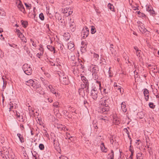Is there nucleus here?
I'll return each mask as SVG.
<instances>
[{"mask_svg":"<svg viewBox=\"0 0 159 159\" xmlns=\"http://www.w3.org/2000/svg\"><path fill=\"white\" fill-rule=\"evenodd\" d=\"M57 74L59 75V80L63 84H68L69 83L68 78L66 75H64L62 71H57Z\"/></svg>","mask_w":159,"mask_h":159,"instance_id":"nucleus-1","label":"nucleus"},{"mask_svg":"<svg viewBox=\"0 0 159 159\" xmlns=\"http://www.w3.org/2000/svg\"><path fill=\"white\" fill-rule=\"evenodd\" d=\"M90 93L91 98L94 100H97L99 93L95 87H94L92 88Z\"/></svg>","mask_w":159,"mask_h":159,"instance_id":"nucleus-2","label":"nucleus"},{"mask_svg":"<svg viewBox=\"0 0 159 159\" xmlns=\"http://www.w3.org/2000/svg\"><path fill=\"white\" fill-rule=\"evenodd\" d=\"M80 86L81 88L79 89V93L80 95L83 97L85 95L84 89L87 88V89L88 90L89 87V84H88V85L87 86L86 84H84V83H82L81 84Z\"/></svg>","mask_w":159,"mask_h":159,"instance_id":"nucleus-3","label":"nucleus"},{"mask_svg":"<svg viewBox=\"0 0 159 159\" xmlns=\"http://www.w3.org/2000/svg\"><path fill=\"white\" fill-rule=\"evenodd\" d=\"M22 69L25 73L28 75H30L32 72V70L30 66L28 64H25L22 66Z\"/></svg>","mask_w":159,"mask_h":159,"instance_id":"nucleus-4","label":"nucleus"},{"mask_svg":"<svg viewBox=\"0 0 159 159\" xmlns=\"http://www.w3.org/2000/svg\"><path fill=\"white\" fill-rule=\"evenodd\" d=\"M110 107L108 105L105 106H101L98 108V111L99 112L101 113L106 114L109 111Z\"/></svg>","mask_w":159,"mask_h":159,"instance_id":"nucleus-5","label":"nucleus"},{"mask_svg":"<svg viewBox=\"0 0 159 159\" xmlns=\"http://www.w3.org/2000/svg\"><path fill=\"white\" fill-rule=\"evenodd\" d=\"M62 11L64 13V16H68L72 13L73 10L70 7H66L63 10H62Z\"/></svg>","mask_w":159,"mask_h":159,"instance_id":"nucleus-6","label":"nucleus"},{"mask_svg":"<svg viewBox=\"0 0 159 159\" xmlns=\"http://www.w3.org/2000/svg\"><path fill=\"white\" fill-rule=\"evenodd\" d=\"M138 23L139 25V29L140 31L142 33L146 32L147 30L145 28L144 24L139 21L138 22Z\"/></svg>","mask_w":159,"mask_h":159,"instance_id":"nucleus-7","label":"nucleus"},{"mask_svg":"<svg viewBox=\"0 0 159 159\" xmlns=\"http://www.w3.org/2000/svg\"><path fill=\"white\" fill-rule=\"evenodd\" d=\"M89 30L87 27L85 26L83 28L81 32L82 34L83 35V38H86L89 35Z\"/></svg>","mask_w":159,"mask_h":159,"instance_id":"nucleus-8","label":"nucleus"},{"mask_svg":"<svg viewBox=\"0 0 159 159\" xmlns=\"http://www.w3.org/2000/svg\"><path fill=\"white\" fill-rule=\"evenodd\" d=\"M90 70L93 74L97 73L98 70V68L97 66L94 65H91L90 67Z\"/></svg>","mask_w":159,"mask_h":159,"instance_id":"nucleus-9","label":"nucleus"},{"mask_svg":"<svg viewBox=\"0 0 159 159\" xmlns=\"http://www.w3.org/2000/svg\"><path fill=\"white\" fill-rule=\"evenodd\" d=\"M70 29L71 31L74 32L75 30V25L74 22V20L70 19V22L69 23Z\"/></svg>","mask_w":159,"mask_h":159,"instance_id":"nucleus-10","label":"nucleus"},{"mask_svg":"<svg viewBox=\"0 0 159 159\" xmlns=\"http://www.w3.org/2000/svg\"><path fill=\"white\" fill-rule=\"evenodd\" d=\"M17 7L18 9L20 11L23 13H25V11L24 6L20 1H19V2L17 4Z\"/></svg>","mask_w":159,"mask_h":159,"instance_id":"nucleus-11","label":"nucleus"},{"mask_svg":"<svg viewBox=\"0 0 159 159\" xmlns=\"http://www.w3.org/2000/svg\"><path fill=\"white\" fill-rule=\"evenodd\" d=\"M143 93L145 97V100L146 101H148L149 99V91L147 89H143Z\"/></svg>","mask_w":159,"mask_h":159,"instance_id":"nucleus-12","label":"nucleus"},{"mask_svg":"<svg viewBox=\"0 0 159 159\" xmlns=\"http://www.w3.org/2000/svg\"><path fill=\"white\" fill-rule=\"evenodd\" d=\"M146 10L151 15H153L154 14V11L151 5H148L146 7Z\"/></svg>","mask_w":159,"mask_h":159,"instance_id":"nucleus-13","label":"nucleus"},{"mask_svg":"<svg viewBox=\"0 0 159 159\" xmlns=\"http://www.w3.org/2000/svg\"><path fill=\"white\" fill-rule=\"evenodd\" d=\"M26 84L27 85L30 86H32L34 88H35V84L34 83V81L32 79L29 80L26 82Z\"/></svg>","mask_w":159,"mask_h":159,"instance_id":"nucleus-14","label":"nucleus"},{"mask_svg":"<svg viewBox=\"0 0 159 159\" xmlns=\"http://www.w3.org/2000/svg\"><path fill=\"white\" fill-rule=\"evenodd\" d=\"M81 44L82 46L81 47L80 50L82 52H84L86 51V48L87 47V44L84 41L81 42Z\"/></svg>","mask_w":159,"mask_h":159,"instance_id":"nucleus-15","label":"nucleus"},{"mask_svg":"<svg viewBox=\"0 0 159 159\" xmlns=\"http://www.w3.org/2000/svg\"><path fill=\"white\" fill-rule=\"evenodd\" d=\"M9 111H10L13 108H16L17 107L16 104L15 103L10 102L9 104Z\"/></svg>","mask_w":159,"mask_h":159,"instance_id":"nucleus-16","label":"nucleus"},{"mask_svg":"<svg viewBox=\"0 0 159 159\" xmlns=\"http://www.w3.org/2000/svg\"><path fill=\"white\" fill-rule=\"evenodd\" d=\"M121 109L122 111L124 112H125L127 111V108L126 104L125 102H122L121 104Z\"/></svg>","mask_w":159,"mask_h":159,"instance_id":"nucleus-17","label":"nucleus"},{"mask_svg":"<svg viewBox=\"0 0 159 159\" xmlns=\"http://www.w3.org/2000/svg\"><path fill=\"white\" fill-rule=\"evenodd\" d=\"M100 148L102 152H107V148L105 147L104 143H102L100 145Z\"/></svg>","mask_w":159,"mask_h":159,"instance_id":"nucleus-18","label":"nucleus"},{"mask_svg":"<svg viewBox=\"0 0 159 159\" xmlns=\"http://www.w3.org/2000/svg\"><path fill=\"white\" fill-rule=\"evenodd\" d=\"M109 49L111 52V53L113 54H114L115 55L116 52V50H115L114 48V46L113 45V44H111L110 45Z\"/></svg>","mask_w":159,"mask_h":159,"instance_id":"nucleus-19","label":"nucleus"},{"mask_svg":"<svg viewBox=\"0 0 159 159\" xmlns=\"http://www.w3.org/2000/svg\"><path fill=\"white\" fill-rule=\"evenodd\" d=\"M134 48L135 50V53L137 56L140 57V53L141 51L139 50V48L136 46H134Z\"/></svg>","mask_w":159,"mask_h":159,"instance_id":"nucleus-20","label":"nucleus"},{"mask_svg":"<svg viewBox=\"0 0 159 159\" xmlns=\"http://www.w3.org/2000/svg\"><path fill=\"white\" fill-rule=\"evenodd\" d=\"M81 79L83 81V83H84V84H86V85H88L89 84L88 81L85 77L83 76H81Z\"/></svg>","mask_w":159,"mask_h":159,"instance_id":"nucleus-21","label":"nucleus"},{"mask_svg":"<svg viewBox=\"0 0 159 159\" xmlns=\"http://www.w3.org/2000/svg\"><path fill=\"white\" fill-rule=\"evenodd\" d=\"M17 135L19 138L20 141L21 143H23L24 142V138L23 136L20 133H18Z\"/></svg>","mask_w":159,"mask_h":159,"instance_id":"nucleus-22","label":"nucleus"},{"mask_svg":"<svg viewBox=\"0 0 159 159\" xmlns=\"http://www.w3.org/2000/svg\"><path fill=\"white\" fill-rule=\"evenodd\" d=\"M108 159H114V153L113 150H111V152L108 154Z\"/></svg>","mask_w":159,"mask_h":159,"instance_id":"nucleus-23","label":"nucleus"},{"mask_svg":"<svg viewBox=\"0 0 159 159\" xmlns=\"http://www.w3.org/2000/svg\"><path fill=\"white\" fill-rule=\"evenodd\" d=\"M1 154H3L4 155H7L8 154V152L7 149L5 148H3L2 150L1 151Z\"/></svg>","mask_w":159,"mask_h":159,"instance_id":"nucleus-24","label":"nucleus"},{"mask_svg":"<svg viewBox=\"0 0 159 159\" xmlns=\"http://www.w3.org/2000/svg\"><path fill=\"white\" fill-rule=\"evenodd\" d=\"M129 150L131 152V154L130 155L129 158V159H133V153L134 152V150L133 149H132L131 148V145H130L129 148Z\"/></svg>","mask_w":159,"mask_h":159,"instance_id":"nucleus-25","label":"nucleus"},{"mask_svg":"<svg viewBox=\"0 0 159 159\" xmlns=\"http://www.w3.org/2000/svg\"><path fill=\"white\" fill-rule=\"evenodd\" d=\"M47 48L51 52L54 51V53H55V48L50 45H47Z\"/></svg>","mask_w":159,"mask_h":159,"instance_id":"nucleus-26","label":"nucleus"},{"mask_svg":"<svg viewBox=\"0 0 159 159\" xmlns=\"http://www.w3.org/2000/svg\"><path fill=\"white\" fill-rule=\"evenodd\" d=\"M107 101V100L103 99L102 101L100 102V104L101 105V106H105L106 105H108L106 103V102Z\"/></svg>","mask_w":159,"mask_h":159,"instance_id":"nucleus-27","label":"nucleus"},{"mask_svg":"<svg viewBox=\"0 0 159 159\" xmlns=\"http://www.w3.org/2000/svg\"><path fill=\"white\" fill-rule=\"evenodd\" d=\"M98 119L100 120H103L105 122L106 121V120H107V117L106 116H100L98 117Z\"/></svg>","mask_w":159,"mask_h":159,"instance_id":"nucleus-28","label":"nucleus"},{"mask_svg":"<svg viewBox=\"0 0 159 159\" xmlns=\"http://www.w3.org/2000/svg\"><path fill=\"white\" fill-rule=\"evenodd\" d=\"M137 14L140 17L145 18L146 16L144 14L140 12L139 11L137 12Z\"/></svg>","mask_w":159,"mask_h":159,"instance_id":"nucleus-29","label":"nucleus"},{"mask_svg":"<svg viewBox=\"0 0 159 159\" xmlns=\"http://www.w3.org/2000/svg\"><path fill=\"white\" fill-rule=\"evenodd\" d=\"M138 116L140 119H142L144 116L145 113L142 111L138 113Z\"/></svg>","mask_w":159,"mask_h":159,"instance_id":"nucleus-30","label":"nucleus"},{"mask_svg":"<svg viewBox=\"0 0 159 159\" xmlns=\"http://www.w3.org/2000/svg\"><path fill=\"white\" fill-rule=\"evenodd\" d=\"M96 32V30L94 26L92 25L91 26V33L92 34H94Z\"/></svg>","mask_w":159,"mask_h":159,"instance_id":"nucleus-31","label":"nucleus"},{"mask_svg":"<svg viewBox=\"0 0 159 159\" xmlns=\"http://www.w3.org/2000/svg\"><path fill=\"white\" fill-rule=\"evenodd\" d=\"M74 47V44L71 42H70L68 43V48L69 49H70L73 48Z\"/></svg>","mask_w":159,"mask_h":159,"instance_id":"nucleus-32","label":"nucleus"},{"mask_svg":"<svg viewBox=\"0 0 159 159\" xmlns=\"http://www.w3.org/2000/svg\"><path fill=\"white\" fill-rule=\"evenodd\" d=\"M107 7L108 8L110 9L111 11H114V7L112 4H111L110 3H109L108 4Z\"/></svg>","mask_w":159,"mask_h":159,"instance_id":"nucleus-33","label":"nucleus"},{"mask_svg":"<svg viewBox=\"0 0 159 159\" xmlns=\"http://www.w3.org/2000/svg\"><path fill=\"white\" fill-rule=\"evenodd\" d=\"M136 158L137 159H143V157L142 156V153H138L136 155Z\"/></svg>","mask_w":159,"mask_h":159,"instance_id":"nucleus-34","label":"nucleus"},{"mask_svg":"<svg viewBox=\"0 0 159 159\" xmlns=\"http://www.w3.org/2000/svg\"><path fill=\"white\" fill-rule=\"evenodd\" d=\"M28 110L29 111L30 113L31 114H33L34 113V110L32 109V107H30V105H29L28 106Z\"/></svg>","mask_w":159,"mask_h":159,"instance_id":"nucleus-35","label":"nucleus"},{"mask_svg":"<svg viewBox=\"0 0 159 159\" xmlns=\"http://www.w3.org/2000/svg\"><path fill=\"white\" fill-rule=\"evenodd\" d=\"M57 128L61 130H65V128L64 126L62 125H57Z\"/></svg>","mask_w":159,"mask_h":159,"instance_id":"nucleus-36","label":"nucleus"},{"mask_svg":"<svg viewBox=\"0 0 159 159\" xmlns=\"http://www.w3.org/2000/svg\"><path fill=\"white\" fill-rule=\"evenodd\" d=\"M17 119L20 121L21 122H24L25 121V119L22 116H19L18 118H17Z\"/></svg>","mask_w":159,"mask_h":159,"instance_id":"nucleus-37","label":"nucleus"},{"mask_svg":"<svg viewBox=\"0 0 159 159\" xmlns=\"http://www.w3.org/2000/svg\"><path fill=\"white\" fill-rule=\"evenodd\" d=\"M114 86L115 87V88L116 91H117V90H119V89H120V86L118 85L116 83H115L114 84Z\"/></svg>","mask_w":159,"mask_h":159,"instance_id":"nucleus-38","label":"nucleus"},{"mask_svg":"<svg viewBox=\"0 0 159 159\" xmlns=\"http://www.w3.org/2000/svg\"><path fill=\"white\" fill-rule=\"evenodd\" d=\"M22 25L24 28H26L28 25V22L27 21H21Z\"/></svg>","mask_w":159,"mask_h":159,"instance_id":"nucleus-39","label":"nucleus"},{"mask_svg":"<svg viewBox=\"0 0 159 159\" xmlns=\"http://www.w3.org/2000/svg\"><path fill=\"white\" fill-rule=\"evenodd\" d=\"M24 46L23 47L24 49V50H25L26 52L28 53L29 52V48L26 46V45L25 44H24Z\"/></svg>","mask_w":159,"mask_h":159,"instance_id":"nucleus-40","label":"nucleus"},{"mask_svg":"<svg viewBox=\"0 0 159 159\" xmlns=\"http://www.w3.org/2000/svg\"><path fill=\"white\" fill-rule=\"evenodd\" d=\"M66 139H69L70 140H71V138H72V137L70 136V134L69 133H68L67 132H66Z\"/></svg>","mask_w":159,"mask_h":159,"instance_id":"nucleus-41","label":"nucleus"},{"mask_svg":"<svg viewBox=\"0 0 159 159\" xmlns=\"http://www.w3.org/2000/svg\"><path fill=\"white\" fill-rule=\"evenodd\" d=\"M20 39L21 40V41L22 42H23V44H24V43H25L27 42L26 39L24 36H22V37L20 38Z\"/></svg>","mask_w":159,"mask_h":159,"instance_id":"nucleus-42","label":"nucleus"},{"mask_svg":"<svg viewBox=\"0 0 159 159\" xmlns=\"http://www.w3.org/2000/svg\"><path fill=\"white\" fill-rule=\"evenodd\" d=\"M17 32H18L17 35L20 38H21L22 36H23L24 35L20 32L19 30H18Z\"/></svg>","mask_w":159,"mask_h":159,"instance_id":"nucleus-43","label":"nucleus"},{"mask_svg":"<svg viewBox=\"0 0 159 159\" xmlns=\"http://www.w3.org/2000/svg\"><path fill=\"white\" fill-rule=\"evenodd\" d=\"M39 18L42 20H44V16L42 13H41L39 15Z\"/></svg>","mask_w":159,"mask_h":159,"instance_id":"nucleus-44","label":"nucleus"},{"mask_svg":"<svg viewBox=\"0 0 159 159\" xmlns=\"http://www.w3.org/2000/svg\"><path fill=\"white\" fill-rule=\"evenodd\" d=\"M7 84V83L6 81H4V80H3V85L2 87V91H4V89H5L6 88Z\"/></svg>","mask_w":159,"mask_h":159,"instance_id":"nucleus-45","label":"nucleus"},{"mask_svg":"<svg viewBox=\"0 0 159 159\" xmlns=\"http://www.w3.org/2000/svg\"><path fill=\"white\" fill-rule=\"evenodd\" d=\"M25 5L27 9H30L31 8V5L30 4L25 3Z\"/></svg>","mask_w":159,"mask_h":159,"instance_id":"nucleus-46","label":"nucleus"},{"mask_svg":"<svg viewBox=\"0 0 159 159\" xmlns=\"http://www.w3.org/2000/svg\"><path fill=\"white\" fill-rule=\"evenodd\" d=\"M43 84L45 86H48V81L47 80H42Z\"/></svg>","mask_w":159,"mask_h":159,"instance_id":"nucleus-47","label":"nucleus"},{"mask_svg":"<svg viewBox=\"0 0 159 159\" xmlns=\"http://www.w3.org/2000/svg\"><path fill=\"white\" fill-rule=\"evenodd\" d=\"M93 76V78L95 79V80H97L98 79V75H97V73H95V74H92Z\"/></svg>","mask_w":159,"mask_h":159,"instance_id":"nucleus-48","label":"nucleus"},{"mask_svg":"<svg viewBox=\"0 0 159 159\" xmlns=\"http://www.w3.org/2000/svg\"><path fill=\"white\" fill-rule=\"evenodd\" d=\"M149 106L150 108L152 109H154L155 107V105H154V104L152 102H149Z\"/></svg>","mask_w":159,"mask_h":159,"instance_id":"nucleus-49","label":"nucleus"},{"mask_svg":"<svg viewBox=\"0 0 159 159\" xmlns=\"http://www.w3.org/2000/svg\"><path fill=\"white\" fill-rule=\"evenodd\" d=\"M39 148L41 150H43L44 148V145L43 144H40L39 145Z\"/></svg>","mask_w":159,"mask_h":159,"instance_id":"nucleus-50","label":"nucleus"},{"mask_svg":"<svg viewBox=\"0 0 159 159\" xmlns=\"http://www.w3.org/2000/svg\"><path fill=\"white\" fill-rule=\"evenodd\" d=\"M43 46L42 45H40V48H39V50L41 52H42L43 53L44 49L43 47Z\"/></svg>","mask_w":159,"mask_h":159,"instance_id":"nucleus-51","label":"nucleus"},{"mask_svg":"<svg viewBox=\"0 0 159 159\" xmlns=\"http://www.w3.org/2000/svg\"><path fill=\"white\" fill-rule=\"evenodd\" d=\"M109 90L108 89L106 88H103V92L105 94H107L109 92Z\"/></svg>","mask_w":159,"mask_h":159,"instance_id":"nucleus-52","label":"nucleus"},{"mask_svg":"<svg viewBox=\"0 0 159 159\" xmlns=\"http://www.w3.org/2000/svg\"><path fill=\"white\" fill-rule=\"evenodd\" d=\"M59 103L57 102H55L53 104V106L55 107H59Z\"/></svg>","mask_w":159,"mask_h":159,"instance_id":"nucleus-53","label":"nucleus"},{"mask_svg":"<svg viewBox=\"0 0 159 159\" xmlns=\"http://www.w3.org/2000/svg\"><path fill=\"white\" fill-rule=\"evenodd\" d=\"M114 122L116 125H118L120 123L119 120H118L117 119H114Z\"/></svg>","mask_w":159,"mask_h":159,"instance_id":"nucleus-54","label":"nucleus"},{"mask_svg":"<svg viewBox=\"0 0 159 159\" xmlns=\"http://www.w3.org/2000/svg\"><path fill=\"white\" fill-rule=\"evenodd\" d=\"M43 53L42 52H39L36 54V56L39 58H40L41 56H42Z\"/></svg>","mask_w":159,"mask_h":159,"instance_id":"nucleus-55","label":"nucleus"},{"mask_svg":"<svg viewBox=\"0 0 159 159\" xmlns=\"http://www.w3.org/2000/svg\"><path fill=\"white\" fill-rule=\"evenodd\" d=\"M84 106L86 107L87 108V106L89 105V103H88V102H87V101L86 100H84Z\"/></svg>","mask_w":159,"mask_h":159,"instance_id":"nucleus-56","label":"nucleus"},{"mask_svg":"<svg viewBox=\"0 0 159 159\" xmlns=\"http://www.w3.org/2000/svg\"><path fill=\"white\" fill-rule=\"evenodd\" d=\"M93 57L94 58H95V60H97L98 59L99 56L98 54L94 53L93 54Z\"/></svg>","mask_w":159,"mask_h":159,"instance_id":"nucleus-57","label":"nucleus"},{"mask_svg":"<svg viewBox=\"0 0 159 159\" xmlns=\"http://www.w3.org/2000/svg\"><path fill=\"white\" fill-rule=\"evenodd\" d=\"M124 130V131L128 134V138H129V131H128V130L127 129H126V128H125Z\"/></svg>","mask_w":159,"mask_h":159,"instance_id":"nucleus-58","label":"nucleus"},{"mask_svg":"<svg viewBox=\"0 0 159 159\" xmlns=\"http://www.w3.org/2000/svg\"><path fill=\"white\" fill-rule=\"evenodd\" d=\"M59 159H68V158L66 156H61V157H59Z\"/></svg>","mask_w":159,"mask_h":159,"instance_id":"nucleus-59","label":"nucleus"},{"mask_svg":"<svg viewBox=\"0 0 159 159\" xmlns=\"http://www.w3.org/2000/svg\"><path fill=\"white\" fill-rule=\"evenodd\" d=\"M62 112L64 115L65 116H67L68 114V112L66 110H63Z\"/></svg>","mask_w":159,"mask_h":159,"instance_id":"nucleus-60","label":"nucleus"},{"mask_svg":"<svg viewBox=\"0 0 159 159\" xmlns=\"http://www.w3.org/2000/svg\"><path fill=\"white\" fill-rule=\"evenodd\" d=\"M152 68H152L154 70H155L157 68V67L156 66H153V65H151V64L148 65V67H152Z\"/></svg>","mask_w":159,"mask_h":159,"instance_id":"nucleus-61","label":"nucleus"},{"mask_svg":"<svg viewBox=\"0 0 159 159\" xmlns=\"http://www.w3.org/2000/svg\"><path fill=\"white\" fill-rule=\"evenodd\" d=\"M132 8L134 11H136V10H138L139 8L138 7V6L136 7L134 6H132Z\"/></svg>","mask_w":159,"mask_h":159,"instance_id":"nucleus-62","label":"nucleus"},{"mask_svg":"<svg viewBox=\"0 0 159 159\" xmlns=\"http://www.w3.org/2000/svg\"><path fill=\"white\" fill-rule=\"evenodd\" d=\"M30 41L31 42H32V45L34 47H36V43H34V42L33 40H32L31 39H30Z\"/></svg>","mask_w":159,"mask_h":159,"instance_id":"nucleus-63","label":"nucleus"},{"mask_svg":"<svg viewBox=\"0 0 159 159\" xmlns=\"http://www.w3.org/2000/svg\"><path fill=\"white\" fill-rule=\"evenodd\" d=\"M56 97L58 98H61V96L59 92H57V95H56Z\"/></svg>","mask_w":159,"mask_h":159,"instance_id":"nucleus-64","label":"nucleus"}]
</instances>
